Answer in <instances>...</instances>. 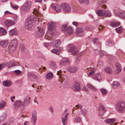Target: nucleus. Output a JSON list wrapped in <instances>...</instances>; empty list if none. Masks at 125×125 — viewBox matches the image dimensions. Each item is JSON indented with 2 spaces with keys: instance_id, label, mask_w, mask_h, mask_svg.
<instances>
[{
  "instance_id": "obj_1",
  "label": "nucleus",
  "mask_w": 125,
  "mask_h": 125,
  "mask_svg": "<svg viewBox=\"0 0 125 125\" xmlns=\"http://www.w3.org/2000/svg\"><path fill=\"white\" fill-rule=\"evenodd\" d=\"M39 10L36 9H34L33 13L34 14L37 15L36 18L35 16L33 15H31L29 16L26 19V20L28 21H31L32 22L33 21L37 20L38 22H39L42 18V17L40 14L39 13Z\"/></svg>"
},
{
  "instance_id": "obj_2",
  "label": "nucleus",
  "mask_w": 125,
  "mask_h": 125,
  "mask_svg": "<svg viewBox=\"0 0 125 125\" xmlns=\"http://www.w3.org/2000/svg\"><path fill=\"white\" fill-rule=\"evenodd\" d=\"M115 109L118 113H123L125 111V102L123 100L118 102L116 104Z\"/></svg>"
},
{
  "instance_id": "obj_3",
  "label": "nucleus",
  "mask_w": 125,
  "mask_h": 125,
  "mask_svg": "<svg viewBox=\"0 0 125 125\" xmlns=\"http://www.w3.org/2000/svg\"><path fill=\"white\" fill-rule=\"evenodd\" d=\"M31 2L27 1L21 7V10L25 12L29 11L31 7Z\"/></svg>"
},
{
  "instance_id": "obj_4",
  "label": "nucleus",
  "mask_w": 125,
  "mask_h": 125,
  "mask_svg": "<svg viewBox=\"0 0 125 125\" xmlns=\"http://www.w3.org/2000/svg\"><path fill=\"white\" fill-rule=\"evenodd\" d=\"M27 76L28 79L31 81H37L40 82L41 80V77H37L33 73H29L28 74Z\"/></svg>"
},
{
  "instance_id": "obj_5",
  "label": "nucleus",
  "mask_w": 125,
  "mask_h": 125,
  "mask_svg": "<svg viewBox=\"0 0 125 125\" xmlns=\"http://www.w3.org/2000/svg\"><path fill=\"white\" fill-rule=\"evenodd\" d=\"M44 30L41 27H38L36 30L35 36L37 38L41 37L44 34Z\"/></svg>"
},
{
  "instance_id": "obj_6",
  "label": "nucleus",
  "mask_w": 125,
  "mask_h": 125,
  "mask_svg": "<svg viewBox=\"0 0 125 125\" xmlns=\"http://www.w3.org/2000/svg\"><path fill=\"white\" fill-rule=\"evenodd\" d=\"M37 119V114L35 111H33L31 114V122L32 125H35L36 123Z\"/></svg>"
},
{
  "instance_id": "obj_7",
  "label": "nucleus",
  "mask_w": 125,
  "mask_h": 125,
  "mask_svg": "<svg viewBox=\"0 0 125 125\" xmlns=\"http://www.w3.org/2000/svg\"><path fill=\"white\" fill-rule=\"evenodd\" d=\"M61 7L62 10L64 12H69L71 10V7L68 4L66 3H62L61 5Z\"/></svg>"
},
{
  "instance_id": "obj_8",
  "label": "nucleus",
  "mask_w": 125,
  "mask_h": 125,
  "mask_svg": "<svg viewBox=\"0 0 125 125\" xmlns=\"http://www.w3.org/2000/svg\"><path fill=\"white\" fill-rule=\"evenodd\" d=\"M4 26L7 28L15 24L13 21L10 20H5L4 21Z\"/></svg>"
},
{
  "instance_id": "obj_9",
  "label": "nucleus",
  "mask_w": 125,
  "mask_h": 125,
  "mask_svg": "<svg viewBox=\"0 0 125 125\" xmlns=\"http://www.w3.org/2000/svg\"><path fill=\"white\" fill-rule=\"evenodd\" d=\"M30 98L28 96L26 97L22 101V107H25L29 105L30 102Z\"/></svg>"
},
{
  "instance_id": "obj_10",
  "label": "nucleus",
  "mask_w": 125,
  "mask_h": 125,
  "mask_svg": "<svg viewBox=\"0 0 125 125\" xmlns=\"http://www.w3.org/2000/svg\"><path fill=\"white\" fill-rule=\"evenodd\" d=\"M70 47V49H68L69 52H71V54L72 55H76L78 51L77 48L75 46L72 45H71Z\"/></svg>"
},
{
  "instance_id": "obj_11",
  "label": "nucleus",
  "mask_w": 125,
  "mask_h": 125,
  "mask_svg": "<svg viewBox=\"0 0 125 125\" xmlns=\"http://www.w3.org/2000/svg\"><path fill=\"white\" fill-rule=\"evenodd\" d=\"M73 88L75 92L79 91L81 89L80 84L77 82H75L74 83Z\"/></svg>"
},
{
  "instance_id": "obj_12",
  "label": "nucleus",
  "mask_w": 125,
  "mask_h": 125,
  "mask_svg": "<svg viewBox=\"0 0 125 125\" xmlns=\"http://www.w3.org/2000/svg\"><path fill=\"white\" fill-rule=\"evenodd\" d=\"M8 41L7 40H3L0 41V46L2 48L7 47L9 44Z\"/></svg>"
},
{
  "instance_id": "obj_13",
  "label": "nucleus",
  "mask_w": 125,
  "mask_h": 125,
  "mask_svg": "<svg viewBox=\"0 0 125 125\" xmlns=\"http://www.w3.org/2000/svg\"><path fill=\"white\" fill-rule=\"evenodd\" d=\"M69 63L68 59L67 58H63L60 61V66L62 67L63 66H66Z\"/></svg>"
},
{
  "instance_id": "obj_14",
  "label": "nucleus",
  "mask_w": 125,
  "mask_h": 125,
  "mask_svg": "<svg viewBox=\"0 0 125 125\" xmlns=\"http://www.w3.org/2000/svg\"><path fill=\"white\" fill-rule=\"evenodd\" d=\"M61 42L59 39L54 40L53 42L50 43V45L53 47H57L61 43Z\"/></svg>"
},
{
  "instance_id": "obj_15",
  "label": "nucleus",
  "mask_w": 125,
  "mask_h": 125,
  "mask_svg": "<svg viewBox=\"0 0 125 125\" xmlns=\"http://www.w3.org/2000/svg\"><path fill=\"white\" fill-rule=\"evenodd\" d=\"M51 7L54 10L57 12H59L61 10V6L58 4L53 5V4L51 6Z\"/></svg>"
},
{
  "instance_id": "obj_16",
  "label": "nucleus",
  "mask_w": 125,
  "mask_h": 125,
  "mask_svg": "<svg viewBox=\"0 0 125 125\" xmlns=\"http://www.w3.org/2000/svg\"><path fill=\"white\" fill-rule=\"evenodd\" d=\"M14 106L16 109L20 107H22V101L19 100H16L14 103Z\"/></svg>"
},
{
  "instance_id": "obj_17",
  "label": "nucleus",
  "mask_w": 125,
  "mask_h": 125,
  "mask_svg": "<svg viewBox=\"0 0 125 125\" xmlns=\"http://www.w3.org/2000/svg\"><path fill=\"white\" fill-rule=\"evenodd\" d=\"M73 31V28L70 26L67 27V29L65 31V33L66 35H69L72 33Z\"/></svg>"
},
{
  "instance_id": "obj_18",
  "label": "nucleus",
  "mask_w": 125,
  "mask_h": 125,
  "mask_svg": "<svg viewBox=\"0 0 125 125\" xmlns=\"http://www.w3.org/2000/svg\"><path fill=\"white\" fill-rule=\"evenodd\" d=\"M76 31L77 35L81 36L84 34V30L82 28H77Z\"/></svg>"
},
{
  "instance_id": "obj_19",
  "label": "nucleus",
  "mask_w": 125,
  "mask_h": 125,
  "mask_svg": "<svg viewBox=\"0 0 125 125\" xmlns=\"http://www.w3.org/2000/svg\"><path fill=\"white\" fill-rule=\"evenodd\" d=\"M53 35V33L51 31H49L47 32L45 35V38L47 40L51 41L52 40V37Z\"/></svg>"
},
{
  "instance_id": "obj_20",
  "label": "nucleus",
  "mask_w": 125,
  "mask_h": 125,
  "mask_svg": "<svg viewBox=\"0 0 125 125\" xmlns=\"http://www.w3.org/2000/svg\"><path fill=\"white\" fill-rule=\"evenodd\" d=\"M18 31L16 28H14L10 30L9 32V35L10 36L16 35L18 34Z\"/></svg>"
},
{
  "instance_id": "obj_21",
  "label": "nucleus",
  "mask_w": 125,
  "mask_h": 125,
  "mask_svg": "<svg viewBox=\"0 0 125 125\" xmlns=\"http://www.w3.org/2000/svg\"><path fill=\"white\" fill-rule=\"evenodd\" d=\"M116 69L115 70V74H117L119 73L121 70V67L120 64L118 63L115 64Z\"/></svg>"
},
{
  "instance_id": "obj_22",
  "label": "nucleus",
  "mask_w": 125,
  "mask_h": 125,
  "mask_svg": "<svg viewBox=\"0 0 125 125\" xmlns=\"http://www.w3.org/2000/svg\"><path fill=\"white\" fill-rule=\"evenodd\" d=\"M48 30L49 31H51L54 29L55 27V24L54 22H52L48 24Z\"/></svg>"
},
{
  "instance_id": "obj_23",
  "label": "nucleus",
  "mask_w": 125,
  "mask_h": 125,
  "mask_svg": "<svg viewBox=\"0 0 125 125\" xmlns=\"http://www.w3.org/2000/svg\"><path fill=\"white\" fill-rule=\"evenodd\" d=\"M32 26V23L31 21H26L25 24L26 28L27 29H30Z\"/></svg>"
},
{
  "instance_id": "obj_24",
  "label": "nucleus",
  "mask_w": 125,
  "mask_h": 125,
  "mask_svg": "<svg viewBox=\"0 0 125 125\" xmlns=\"http://www.w3.org/2000/svg\"><path fill=\"white\" fill-rule=\"evenodd\" d=\"M78 68L77 67H70L68 69V71L71 73H74L76 72L77 71Z\"/></svg>"
},
{
  "instance_id": "obj_25",
  "label": "nucleus",
  "mask_w": 125,
  "mask_h": 125,
  "mask_svg": "<svg viewBox=\"0 0 125 125\" xmlns=\"http://www.w3.org/2000/svg\"><path fill=\"white\" fill-rule=\"evenodd\" d=\"M69 115V114L67 113L65 115V116L63 117H62V122L64 125H65L66 124L67 118Z\"/></svg>"
},
{
  "instance_id": "obj_26",
  "label": "nucleus",
  "mask_w": 125,
  "mask_h": 125,
  "mask_svg": "<svg viewBox=\"0 0 125 125\" xmlns=\"http://www.w3.org/2000/svg\"><path fill=\"white\" fill-rule=\"evenodd\" d=\"M93 77L94 80L97 81L101 80V78L100 73L94 74L93 75Z\"/></svg>"
},
{
  "instance_id": "obj_27",
  "label": "nucleus",
  "mask_w": 125,
  "mask_h": 125,
  "mask_svg": "<svg viewBox=\"0 0 125 125\" xmlns=\"http://www.w3.org/2000/svg\"><path fill=\"white\" fill-rule=\"evenodd\" d=\"M117 16L125 20V12H118L116 14Z\"/></svg>"
},
{
  "instance_id": "obj_28",
  "label": "nucleus",
  "mask_w": 125,
  "mask_h": 125,
  "mask_svg": "<svg viewBox=\"0 0 125 125\" xmlns=\"http://www.w3.org/2000/svg\"><path fill=\"white\" fill-rule=\"evenodd\" d=\"M16 46H14L11 44H10L8 48L9 52L10 53H12L15 51Z\"/></svg>"
},
{
  "instance_id": "obj_29",
  "label": "nucleus",
  "mask_w": 125,
  "mask_h": 125,
  "mask_svg": "<svg viewBox=\"0 0 125 125\" xmlns=\"http://www.w3.org/2000/svg\"><path fill=\"white\" fill-rule=\"evenodd\" d=\"M87 86L88 88L91 90L92 91L95 92L97 91V89L93 85L90 83H88Z\"/></svg>"
},
{
  "instance_id": "obj_30",
  "label": "nucleus",
  "mask_w": 125,
  "mask_h": 125,
  "mask_svg": "<svg viewBox=\"0 0 125 125\" xmlns=\"http://www.w3.org/2000/svg\"><path fill=\"white\" fill-rule=\"evenodd\" d=\"M104 71L107 73L110 74L113 72V70L111 68L108 66L104 68Z\"/></svg>"
},
{
  "instance_id": "obj_31",
  "label": "nucleus",
  "mask_w": 125,
  "mask_h": 125,
  "mask_svg": "<svg viewBox=\"0 0 125 125\" xmlns=\"http://www.w3.org/2000/svg\"><path fill=\"white\" fill-rule=\"evenodd\" d=\"M115 121V119L114 118H108L105 120V122L107 123L111 124L113 123Z\"/></svg>"
},
{
  "instance_id": "obj_32",
  "label": "nucleus",
  "mask_w": 125,
  "mask_h": 125,
  "mask_svg": "<svg viewBox=\"0 0 125 125\" xmlns=\"http://www.w3.org/2000/svg\"><path fill=\"white\" fill-rule=\"evenodd\" d=\"M53 74L51 72L49 73L46 75V78L48 80H51L53 78Z\"/></svg>"
},
{
  "instance_id": "obj_33",
  "label": "nucleus",
  "mask_w": 125,
  "mask_h": 125,
  "mask_svg": "<svg viewBox=\"0 0 125 125\" xmlns=\"http://www.w3.org/2000/svg\"><path fill=\"white\" fill-rule=\"evenodd\" d=\"M112 14L111 12L109 10H104V17H109L111 16Z\"/></svg>"
},
{
  "instance_id": "obj_34",
  "label": "nucleus",
  "mask_w": 125,
  "mask_h": 125,
  "mask_svg": "<svg viewBox=\"0 0 125 125\" xmlns=\"http://www.w3.org/2000/svg\"><path fill=\"white\" fill-rule=\"evenodd\" d=\"M12 84V82L9 81H5L3 82V84L4 86L6 87H9Z\"/></svg>"
},
{
  "instance_id": "obj_35",
  "label": "nucleus",
  "mask_w": 125,
  "mask_h": 125,
  "mask_svg": "<svg viewBox=\"0 0 125 125\" xmlns=\"http://www.w3.org/2000/svg\"><path fill=\"white\" fill-rule=\"evenodd\" d=\"M7 33L6 30L3 27H0V33L1 36L5 35Z\"/></svg>"
},
{
  "instance_id": "obj_36",
  "label": "nucleus",
  "mask_w": 125,
  "mask_h": 125,
  "mask_svg": "<svg viewBox=\"0 0 125 125\" xmlns=\"http://www.w3.org/2000/svg\"><path fill=\"white\" fill-rule=\"evenodd\" d=\"M104 10H99L97 11L96 14L99 16L104 17Z\"/></svg>"
},
{
  "instance_id": "obj_37",
  "label": "nucleus",
  "mask_w": 125,
  "mask_h": 125,
  "mask_svg": "<svg viewBox=\"0 0 125 125\" xmlns=\"http://www.w3.org/2000/svg\"><path fill=\"white\" fill-rule=\"evenodd\" d=\"M7 103L5 101H2L0 102V109H3L6 106Z\"/></svg>"
},
{
  "instance_id": "obj_38",
  "label": "nucleus",
  "mask_w": 125,
  "mask_h": 125,
  "mask_svg": "<svg viewBox=\"0 0 125 125\" xmlns=\"http://www.w3.org/2000/svg\"><path fill=\"white\" fill-rule=\"evenodd\" d=\"M120 83L118 82L115 81L113 82V88H117L119 85Z\"/></svg>"
},
{
  "instance_id": "obj_39",
  "label": "nucleus",
  "mask_w": 125,
  "mask_h": 125,
  "mask_svg": "<svg viewBox=\"0 0 125 125\" xmlns=\"http://www.w3.org/2000/svg\"><path fill=\"white\" fill-rule=\"evenodd\" d=\"M120 23L119 22H111V26L113 27H116L120 25Z\"/></svg>"
},
{
  "instance_id": "obj_40",
  "label": "nucleus",
  "mask_w": 125,
  "mask_h": 125,
  "mask_svg": "<svg viewBox=\"0 0 125 125\" xmlns=\"http://www.w3.org/2000/svg\"><path fill=\"white\" fill-rule=\"evenodd\" d=\"M99 111H101L102 112V113L100 114L101 115H102L105 111V109L104 105H100L99 107Z\"/></svg>"
},
{
  "instance_id": "obj_41",
  "label": "nucleus",
  "mask_w": 125,
  "mask_h": 125,
  "mask_svg": "<svg viewBox=\"0 0 125 125\" xmlns=\"http://www.w3.org/2000/svg\"><path fill=\"white\" fill-rule=\"evenodd\" d=\"M10 44H11L12 45L17 47V39L16 38L13 39L11 41Z\"/></svg>"
},
{
  "instance_id": "obj_42",
  "label": "nucleus",
  "mask_w": 125,
  "mask_h": 125,
  "mask_svg": "<svg viewBox=\"0 0 125 125\" xmlns=\"http://www.w3.org/2000/svg\"><path fill=\"white\" fill-rule=\"evenodd\" d=\"M10 7L13 10H17L19 8V6L17 5H14L11 3H10Z\"/></svg>"
},
{
  "instance_id": "obj_43",
  "label": "nucleus",
  "mask_w": 125,
  "mask_h": 125,
  "mask_svg": "<svg viewBox=\"0 0 125 125\" xmlns=\"http://www.w3.org/2000/svg\"><path fill=\"white\" fill-rule=\"evenodd\" d=\"M100 91L102 94L103 95H106L107 94V90L105 89L102 88L101 89Z\"/></svg>"
},
{
  "instance_id": "obj_44",
  "label": "nucleus",
  "mask_w": 125,
  "mask_h": 125,
  "mask_svg": "<svg viewBox=\"0 0 125 125\" xmlns=\"http://www.w3.org/2000/svg\"><path fill=\"white\" fill-rule=\"evenodd\" d=\"M115 30L117 32L120 33L123 31L122 28L120 26L118 28H116Z\"/></svg>"
},
{
  "instance_id": "obj_45",
  "label": "nucleus",
  "mask_w": 125,
  "mask_h": 125,
  "mask_svg": "<svg viewBox=\"0 0 125 125\" xmlns=\"http://www.w3.org/2000/svg\"><path fill=\"white\" fill-rule=\"evenodd\" d=\"M51 52L57 54V55H59L60 54L59 52L58 51L57 49H53L51 50Z\"/></svg>"
},
{
  "instance_id": "obj_46",
  "label": "nucleus",
  "mask_w": 125,
  "mask_h": 125,
  "mask_svg": "<svg viewBox=\"0 0 125 125\" xmlns=\"http://www.w3.org/2000/svg\"><path fill=\"white\" fill-rule=\"evenodd\" d=\"M79 2L81 3H84L86 4L87 5L89 3L88 0H78Z\"/></svg>"
},
{
  "instance_id": "obj_47",
  "label": "nucleus",
  "mask_w": 125,
  "mask_h": 125,
  "mask_svg": "<svg viewBox=\"0 0 125 125\" xmlns=\"http://www.w3.org/2000/svg\"><path fill=\"white\" fill-rule=\"evenodd\" d=\"M50 67L53 69L56 68V66L55 63L53 61L51 62L50 64Z\"/></svg>"
},
{
  "instance_id": "obj_48",
  "label": "nucleus",
  "mask_w": 125,
  "mask_h": 125,
  "mask_svg": "<svg viewBox=\"0 0 125 125\" xmlns=\"http://www.w3.org/2000/svg\"><path fill=\"white\" fill-rule=\"evenodd\" d=\"M6 66V64L4 63L3 62L0 63V70L3 69Z\"/></svg>"
},
{
  "instance_id": "obj_49",
  "label": "nucleus",
  "mask_w": 125,
  "mask_h": 125,
  "mask_svg": "<svg viewBox=\"0 0 125 125\" xmlns=\"http://www.w3.org/2000/svg\"><path fill=\"white\" fill-rule=\"evenodd\" d=\"M13 18L14 19V20L13 21L14 22V24H15L16 22L18 19L17 16L16 14H14L13 16Z\"/></svg>"
},
{
  "instance_id": "obj_50",
  "label": "nucleus",
  "mask_w": 125,
  "mask_h": 125,
  "mask_svg": "<svg viewBox=\"0 0 125 125\" xmlns=\"http://www.w3.org/2000/svg\"><path fill=\"white\" fill-rule=\"evenodd\" d=\"M81 112L83 115L84 116L86 115L87 113V111L85 109H83L81 110Z\"/></svg>"
},
{
  "instance_id": "obj_51",
  "label": "nucleus",
  "mask_w": 125,
  "mask_h": 125,
  "mask_svg": "<svg viewBox=\"0 0 125 125\" xmlns=\"http://www.w3.org/2000/svg\"><path fill=\"white\" fill-rule=\"evenodd\" d=\"M7 66L8 68L11 67L13 66V63H11V62H7Z\"/></svg>"
},
{
  "instance_id": "obj_52",
  "label": "nucleus",
  "mask_w": 125,
  "mask_h": 125,
  "mask_svg": "<svg viewBox=\"0 0 125 125\" xmlns=\"http://www.w3.org/2000/svg\"><path fill=\"white\" fill-rule=\"evenodd\" d=\"M95 68H92L91 70V71L89 73V76L91 75L92 74L94 73L95 72Z\"/></svg>"
},
{
  "instance_id": "obj_53",
  "label": "nucleus",
  "mask_w": 125,
  "mask_h": 125,
  "mask_svg": "<svg viewBox=\"0 0 125 125\" xmlns=\"http://www.w3.org/2000/svg\"><path fill=\"white\" fill-rule=\"evenodd\" d=\"M7 116V114L5 113H3L1 116L2 119L4 120Z\"/></svg>"
},
{
  "instance_id": "obj_54",
  "label": "nucleus",
  "mask_w": 125,
  "mask_h": 125,
  "mask_svg": "<svg viewBox=\"0 0 125 125\" xmlns=\"http://www.w3.org/2000/svg\"><path fill=\"white\" fill-rule=\"evenodd\" d=\"M67 25L66 24H64L62 25V31H64L66 29H67Z\"/></svg>"
},
{
  "instance_id": "obj_55",
  "label": "nucleus",
  "mask_w": 125,
  "mask_h": 125,
  "mask_svg": "<svg viewBox=\"0 0 125 125\" xmlns=\"http://www.w3.org/2000/svg\"><path fill=\"white\" fill-rule=\"evenodd\" d=\"M13 63V66H20V64L17 61H14Z\"/></svg>"
},
{
  "instance_id": "obj_56",
  "label": "nucleus",
  "mask_w": 125,
  "mask_h": 125,
  "mask_svg": "<svg viewBox=\"0 0 125 125\" xmlns=\"http://www.w3.org/2000/svg\"><path fill=\"white\" fill-rule=\"evenodd\" d=\"M85 29L87 31H92L93 30V28H91L89 26H88L85 27Z\"/></svg>"
},
{
  "instance_id": "obj_57",
  "label": "nucleus",
  "mask_w": 125,
  "mask_h": 125,
  "mask_svg": "<svg viewBox=\"0 0 125 125\" xmlns=\"http://www.w3.org/2000/svg\"><path fill=\"white\" fill-rule=\"evenodd\" d=\"M14 72L15 74L17 75L20 74L21 73V71L19 70H16L14 71Z\"/></svg>"
},
{
  "instance_id": "obj_58",
  "label": "nucleus",
  "mask_w": 125,
  "mask_h": 125,
  "mask_svg": "<svg viewBox=\"0 0 125 125\" xmlns=\"http://www.w3.org/2000/svg\"><path fill=\"white\" fill-rule=\"evenodd\" d=\"M104 51H100L99 55L100 57L102 58L104 55Z\"/></svg>"
},
{
  "instance_id": "obj_59",
  "label": "nucleus",
  "mask_w": 125,
  "mask_h": 125,
  "mask_svg": "<svg viewBox=\"0 0 125 125\" xmlns=\"http://www.w3.org/2000/svg\"><path fill=\"white\" fill-rule=\"evenodd\" d=\"M76 109L78 108L81 109L82 108V106L81 104H78L75 106V108H76Z\"/></svg>"
},
{
  "instance_id": "obj_60",
  "label": "nucleus",
  "mask_w": 125,
  "mask_h": 125,
  "mask_svg": "<svg viewBox=\"0 0 125 125\" xmlns=\"http://www.w3.org/2000/svg\"><path fill=\"white\" fill-rule=\"evenodd\" d=\"M43 45L44 46L46 47V48H48L49 46V44L47 42H45L43 44Z\"/></svg>"
},
{
  "instance_id": "obj_61",
  "label": "nucleus",
  "mask_w": 125,
  "mask_h": 125,
  "mask_svg": "<svg viewBox=\"0 0 125 125\" xmlns=\"http://www.w3.org/2000/svg\"><path fill=\"white\" fill-rule=\"evenodd\" d=\"M81 120V118L80 117H78L75 120L76 122L77 123L80 122Z\"/></svg>"
},
{
  "instance_id": "obj_62",
  "label": "nucleus",
  "mask_w": 125,
  "mask_h": 125,
  "mask_svg": "<svg viewBox=\"0 0 125 125\" xmlns=\"http://www.w3.org/2000/svg\"><path fill=\"white\" fill-rule=\"evenodd\" d=\"M98 41V39L97 38H95L93 39V42L94 44L96 43Z\"/></svg>"
},
{
  "instance_id": "obj_63",
  "label": "nucleus",
  "mask_w": 125,
  "mask_h": 125,
  "mask_svg": "<svg viewBox=\"0 0 125 125\" xmlns=\"http://www.w3.org/2000/svg\"><path fill=\"white\" fill-rule=\"evenodd\" d=\"M8 14H13V13L10 12L8 11H5L4 14L5 15Z\"/></svg>"
},
{
  "instance_id": "obj_64",
  "label": "nucleus",
  "mask_w": 125,
  "mask_h": 125,
  "mask_svg": "<svg viewBox=\"0 0 125 125\" xmlns=\"http://www.w3.org/2000/svg\"><path fill=\"white\" fill-rule=\"evenodd\" d=\"M72 24L76 27L78 25V23L75 21L73 22H72Z\"/></svg>"
}]
</instances>
